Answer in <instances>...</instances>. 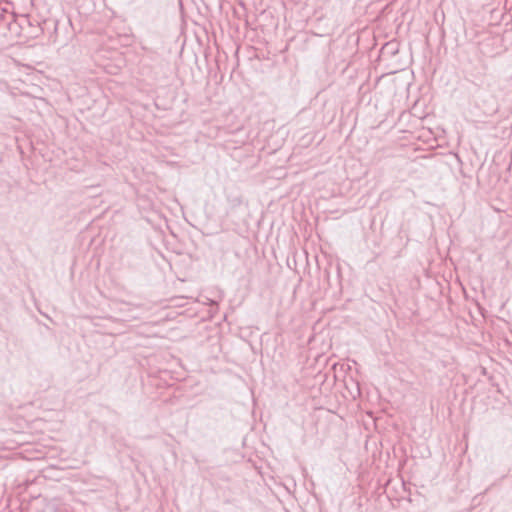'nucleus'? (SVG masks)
Returning a JSON list of instances; mask_svg holds the SVG:
<instances>
[{"mask_svg": "<svg viewBox=\"0 0 512 512\" xmlns=\"http://www.w3.org/2000/svg\"><path fill=\"white\" fill-rule=\"evenodd\" d=\"M504 9H508L509 11H512V2L505 1Z\"/></svg>", "mask_w": 512, "mask_h": 512, "instance_id": "obj_1", "label": "nucleus"}]
</instances>
